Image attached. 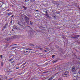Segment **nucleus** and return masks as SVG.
Returning a JSON list of instances; mask_svg holds the SVG:
<instances>
[{
  "label": "nucleus",
  "mask_w": 80,
  "mask_h": 80,
  "mask_svg": "<svg viewBox=\"0 0 80 80\" xmlns=\"http://www.w3.org/2000/svg\"><path fill=\"white\" fill-rule=\"evenodd\" d=\"M26 22H27L28 24L29 23V22L28 21V18H26Z\"/></svg>",
  "instance_id": "nucleus-5"
},
{
  "label": "nucleus",
  "mask_w": 80,
  "mask_h": 80,
  "mask_svg": "<svg viewBox=\"0 0 80 80\" xmlns=\"http://www.w3.org/2000/svg\"><path fill=\"white\" fill-rule=\"evenodd\" d=\"M72 38H74V39H75V37H72Z\"/></svg>",
  "instance_id": "nucleus-27"
},
{
  "label": "nucleus",
  "mask_w": 80,
  "mask_h": 80,
  "mask_svg": "<svg viewBox=\"0 0 80 80\" xmlns=\"http://www.w3.org/2000/svg\"><path fill=\"white\" fill-rule=\"evenodd\" d=\"M0 56L1 58H2V57H3V56L2 55H1Z\"/></svg>",
  "instance_id": "nucleus-16"
},
{
  "label": "nucleus",
  "mask_w": 80,
  "mask_h": 80,
  "mask_svg": "<svg viewBox=\"0 0 80 80\" xmlns=\"http://www.w3.org/2000/svg\"><path fill=\"white\" fill-rule=\"evenodd\" d=\"M14 17V15H12V16L11 17V18H12V17Z\"/></svg>",
  "instance_id": "nucleus-21"
},
{
  "label": "nucleus",
  "mask_w": 80,
  "mask_h": 80,
  "mask_svg": "<svg viewBox=\"0 0 80 80\" xmlns=\"http://www.w3.org/2000/svg\"><path fill=\"white\" fill-rule=\"evenodd\" d=\"M23 8H25V9H27V8L25 6H23Z\"/></svg>",
  "instance_id": "nucleus-15"
},
{
  "label": "nucleus",
  "mask_w": 80,
  "mask_h": 80,
  "mask_svg": "<svg viewBox=\"0 0 80 80\" xmlns=\"http://www.w3.org/2000/svg\"><path fill=\"white\" fill-rule=\"evenodd\" d=\"M13 30H14L13 29H12V32H13Z\"/></svg>",
  "instance_id": "nucleus-34"
},
{
  "label": "nucleus",
  "mask_w": 80,
  "mask_h": 80,
  "mask_svg": "<svg viewBox=\"0 0 80 80\" xmlns=\"http://www.w3.org/2000/svg\"><path fill=\"white\" fill-rule=\"evenodd\" d=\"M70 75V73L68 71H65L62 75V76L64 77H67Z\"/></svg>",
  "instance_id": "nucleus-2"
},
{
  "label": "nucleus",
  "mask_w": 80,
  "mask_h": 80,
  "mask_svg": "<svg viewBox=\"0 0 80 80\" xmlns=\"http://www.w3.org/2000/svg\"><path fill=\"white\" fill-rule=\"evenodd\" d=\"M79 36H79V35H78L76 36L74 38H78V37H79Z\"/></svg>",
  "instance_id": "nucleus-9"
},
{
  "label": "nucleus",
  "mask_w": 80,
  "mask_h": 80,
  "mask_svg": "<svg viewBox=\"0 0 80 80\" xmlns=\"http://www.w3.org/2000/svg\"><path fill=\"white\" fill-rule=\"evenodd\" d=\"M15 27V28H17V26H16Z\"/></svg>",
  "instance_id": "nucleus-40"
},
{
  "label": "nucleus",
  "mask_w": 80,
  "mask_h": 80,
  "mask_svg": "<svg viewBox=\"0 0 80 80\" xmlns=\"http://www.w3.org/2000/svg\"><path fill=\"white\" fill-rule=\"evenodd\" d=\"M58 72H57V73H56V75H57V74H58Z\"/></svg>",
  "instance_id": "nucleus-28"
},
{
  "label": "nucleus",
  "mask_w": 80,
  "mask_h": 80,
  "mask_svg": "<svg viewBox=\"0 0 80 80\" xmlns=\"http://www.w3.org/2000/svg\"><path fill=\"white\" fill-rule=\"evenodd\" d=\"M14 48H15V47H13L12 48V49H14Z\"/></svg>",
  "instance_id": "nucleus-22"
},
{
  "label": "nucleus",
  "mask_w": 80,
  "mask_h": 80,
  "mask_svg": "<svg viewBox=\"0 0 80 80\" xmlns=\"http://www.w3.org/2000/svg\"><path fill=\"white\" fill-rule=\"evenodd\" d=\"M33 22L31 21L30 22V25H33Z\"/></svg>",
  "instance_id": "nucleus-11"
},
{
  "label": "nucleus",
  "mask_w": 80,
  "mask_h": 80,
  "mask_svg": "<svg viewBox=\"0 0 80 80\" xmlns=\"http://www.w3.org/2000/svg\"><path fill=\"white\" fill-rule=\"evenodd\" d=\"M46 14H47V11H46Z\"/></svg>",
  "instance_id": "nucleus-35"
},
{
  "label": "nucleus",
  "mask_w": 80,
  "mask_h": 80,
  "mask_svg": "<svg viewBox=\"0 0 80 80\" xmlns=\"http://www.w3.org/2000/svg\"><path fill=\"white\" fill-rule=\"evenodd\" d=\"M15 27H13V29H15Z\"/></svg>",
  "instance_id": "nucleus-41"
},
{
  "label": "nucleus",
  "mask_w": 80,
  "mask_h": 80,
  "mask_svg": "<svg viewBox=\"0 0 80 80\" xmlns=\"http://www.w3.org/2000/svg\"><path fill=\"white\" fill-rule=\"evenodd\" d=\"M10 14H10V13H8V15H10Z\"/></svg>",
  "instance_id": "nucleus-32"
},
{
  "label": "nucleus",
  "mask_w": 80,
  "mask_h": 80,
  "mask_svg": "<svg viewBox=\"0 0 80 80\" xmlns=\"http://www.w3.org/2000/svg\"><path fill=\"white\" fill-rule=\"evenodd\" d=\"M36 12H38V10H36Z\"/></svg>",
  "instance_id": "nucleus-30"
},
{
  "label": "nucleus",
  "mask_w": 80,
  "mask_h": 80,
  "mask_svg": "<svg viewBox=\"0 0 80 80\" xmlns=\"http://www.w3.org/2000/svg\"><path fill=\"white\" fill-rule=\"evenodd\" d=\"M54 18H56V16H55L54 17Z\"/></svg>",
  "instance_id": "nucleus-33"
},
{
  "label": "nucleus",
  "mask_w": 80,
  "mask_h": 80,
  "mask_svg": "<svg viewBox=\"0 0 80 80\" xmlns=\"http://www.w3.org/2000/svg\"><path fill=\"white\" fill-rule=\"evenodd\" d=\"M13 60V59H10V61H11V60Z\"/></svg>",
  "instance_id": "nucleus-36"
},
{
  "label": "nucleus",
  "mask_w": 80,
  "mask_h": 80,
  "mask_svg": "<svg viewBox=\"0 0 80 80\" xmlns=\"http://www.w3.org/2000/svg\"><path fill=\"white\" fill-rule=\"evenodd\" d=\"M12 63H13V62H12Z\"/></svg>",
  "instance_id": "nucleus-45"
},
{
  "label": "nucleus",
  "mask_w": 80,
  "mask_h": 80,
  "mask_svg": "<svg viewBox=\"0 0 80 80\" xmlns=\"http://www.w3.org/2000/svg\"><path fill=\"white\" fill-rule=\"evenodd\" d=\"M30 46L32 47V48H33V46H34V45L33 44H31Z\"/></svg>",
  "instance_id": "nucleus-12"
},
{
  "label": "nucleus",
  "mask_w": 80,
  "mask_h": 80,
  "mask_svg": "<svg viewBox=\"0 0 80 80\" xmlns=\"http://www.w3.org/2000/svg\"><path fill=\"white\" fill-rule=\"evenodd\" d=\"M46 15L47 17L48 18H50V17L48 15V14H46Z\"/></svg>",
  "instance_id": "nucleus-10"
},
{
  "label": "nucleus",
  "mask_w": 80,
  "mask_h": 80,
  "mask_svg": "<svg viewBox=\"0 0 80 80\" xmlns=\"http://www.w3.org/2000/svg\"><path fill=\"white\" fill-rule=\"evenodd\" d=\"M38 48H40V47H39Z\"/></svg>",
  "instance_id": "nucleus-43"
},
{
  "label": "nucleus",
  "mask_w": 80,
  "mask_h": 80,
  "mask_svg": "<svg viewBox=\"0 0 80 80\" xmlns=\"http://www.w3.org/2000/svg\"><path fill=\"white\" fill-rule=\"evenodd\" d=\"M1 67H3V62H1Z\"/></svg>",
  "instance_id": "nucleus-8"
},
{
  "label": "nucleus",
  "mask_w": 80,
  "mask_h": 80,
  "mask_svg": "<svg viewBox=\"0 0 80 80\" xmlns=\"http://www.w3.org/2000/svg\"><path fill=\"white\" fill-rule=\"evenodd\" d=\"M7 26H8V24H6L5 25V26L3 28H4V29L5 28H6Z\"/></svg>",
  "instance_id": "nucleus-6"
},
{
  "label": "nucleus",
  "mask_w": 80,
  "mask_h": 80,
  "mask_svg": "<svg viewBox=\"0 0 80 80\" xmlns=\"http://www.w3.org/2000/svg\"><path fill=\"white\" fill-rule=\"evenodd\" d=\"M19 68H18V67H17L16 68V69H19Z\"/></svg>",
  "instance_id": "nucleus-26"
},
{
  "label": "nucleus",
  "mask_w": 80,
  "mask_h": 80,
  "mask_svg": "<svg viewBox=\"0 0 80 80\" xmlns=\"http://www.w3.org/2000/svg\"><path fill=\"white\" fill-rule=\"evenodd\" d=\"M26 63H27V62H25V63H24L23 64H22V66H24V65H25L26 64Z\"/></svg>",
  "instance_id": "nucleus-13"
},
{
  "label": "nucleus",
  "mask_w": 80,
  "mask_h": 80,
  "mask_svg": "<svg viewBox=\"0 0 80 80\" xmlns=\"http://www.w3.org/2000/svg\"><path fill=\"white\" fill-rule=\"evenodd\" d=\"M57 62V60L56 61H54L53 63H56V62Z\"/></svg>",
  "instance_id": "nucleus-23"
},
{
  "label": "nucleus",
  "mask_w": 80,
  "mask_h": 80,
  "mask_svg": "<svg viewBox=\"0 0 80 80\" xmlns=\"http://www.w3.org/2000/svg\"><path fill=\"white\" fill-rule=\"evenodd\" d=\"M17 44H14L13 45H17Z\"/></svg>",
  "instance_id": "nucleus-29"
},
{
  "label": "nucleus",
  "mask_w": 80,
  "mask_h": 80,
  "mask_svg": "<svg viewBox=\"0 0 80 80\" xmlns=\"http://www.w3.org/2000/svg\"><path fill=\"white\" fill-rule=\"evenodd\" d=\"M12 20H11V22H10L11 24H12Z\"/></svg>",
  "instance_id": "nucleus-24"
},
{
  "label": "nucleus",
  "mask_w": 80,
  "mask_h": 80,
  "mask_svg": "<svg viewBox=\"0 0 80 80\" xmlns=\"http://www.w3.org/2000/svg\"><path fill=\"white\" fill-rule=\"evenodd\" d=\"M78 73H79V75H76V76H75V75H76V74L75 73L73 74V75L72 77H73V78H74L75 80H76L77 79V76L78 77L80 78V71H79Z\"/></svg>",
  "instance_id": "nucleus-3"
},
{
  "label": "nucleus",
  "mask_w": 80,
  "mask_h": 80,
  "mask_svg": "<svg viewBox=\"0 0 80 80\" xmlns=\"http://www.w3.org/2000/svg\"><path fill=\"white\" fill-rule=\"evenodd\" d=\"M43 12H46L45 11H43Z\"/></svg>",
  "instance_id": "nucleus-37"
},
{
  "label": "nucleus",
  "mask_w": 80,
  "mask_h": 80,
  "mask_svg": "<svg viewBox=\"0 0 80 80\" xmlns=\"http://www.w3.org/2000/svg\"><path fill=\"white\" fill-rule=\"evenodd\" d=\"M44 51L45 52H47V51L46 50H45Z\"/></svg>",
  "instance_id": "nucleus-31"
},
{
  "label": "nucleus",
  "mask_w": 80,
  "mask_h": 80,
  "mask_svg": "<svg viewBox=\"0 0 80 80\" xmlns=\"http://www.w3.org/2000/svg\"><path fill=\"white\" fill-rule=\"evenodd\" d=\"M8 11H10V10H8Z\"/></svg>",
  "instance_id": "nucleus-39"
},
{
  "label": "nucleus",
  "mask_w": 80,
  "mask_h": 80,
  "mask_svg": "<svg viewBox=\"0 0 80 80\" xmlns=\"http://www.w3.org/2000/svg\"><path fill=\"white\" fill-rule=\"evenodd\" d=\"M20 22H19L18 23V25H20V24L19 23Z\"/></svg>",
  "instance_id": "nucleus-25"
},
{
  "label": "nucleus",
  "mask_w": 80,
  "mask_h": 80,
  "mask_svg": "<svg viewBox=\"0 0 80 80\" xmlns=\"http://www.w3.org/2000/svg\"><path fill=\"white\" fill-rule=\"evenodd\" d=\"M58 70H61L62 69V67H61V66H60V67H58Z\"/></svg>",
  "instance_id": "nucleus-7"
},
{
  "label": "nucleus",
  "mask_w": 80,
  "mask_h": 80,
  "mask_svg": "<svg viewBox=\"0 0 80 80\" xmlns=\"http://www.w3.org/2000/svg\"><path fill=\"white\" fill-rule=\"evenodd\" d=\"M54 57H55V55H53L52 56V58H54Z\"/></svg>",
  "instance_id": "nucleus-18"
},
{
  "label": "nucleus",
  "mask_w": 80,
  "mask_h": 80,
  "mask_svg": "<svg viewBox=\"0 0 80 80\" xmlns=\"http://www.w3.org/2000/svg\"><path fill=\"white\" fill-rule=\"evenodd\" d=\"M78 69V68L77 67L73 66L72 68L71 71L73 73H76L77 70Z\"/></svg>",
  "instance_id": "nucleus-1"
},
{
  "label": "nucleus",
  "mask_w": 80,
  "mask_h": 80,
  "mask_svg": "<svg viewBox=\"0 0 80 80\" xmlns=\"http://www.w3.org/2000/svg\"><path fill=\"white\" fill-rule=\"evenodd\" d=\"M55 78V76H52L51 77L48 79V80H52V79H53V78Z\"/></svg>",
  "instance_id": "nucleus-4"
},
{
  "label": "nucleus",
  "mask_w": 80,
  "mask_h": 80,
  "mask_svg": "<svg viewBox=\"0 0 80 80\" xmlns=\"http://www.w3.org/2000/svg\"><path fill=\"white\" fill-rule=\"evenodd\" d=\"M58 80H63V79H62V78H60L58 79Z\"/></svg>",
  "instance_id": "nucleus-14"
},
{
  "label": "nucleus",
  "mask_w": 80,
  "mask_h": 80,
  "mask_svg": "<svg viewBox=\"0 0 80 80\" xmlns=\"http://www.w3.org/2000/svg\"><path fill=\"white\" fill-rule=\"evenodd\" d=\"M30 50H32V49H30Z\"/></svg>",
  "instance_id": "nucleus-44"
},
{
  "label": "nucleus",
  "mask_w": 80,
  "mask_h": 80,
  "mask_svg": "<svg viewBox=\"0 0 80 80\" xmlns=\"http://www.w3.org/2000/svg\"><path fill=\"white\" fill-rule=\"evenodd\" d=\"M24 67H25V66H23V68H24Z\"/></svg>",
  "instance_id": "nucleus-42"
},
{
  "label": "nucleus",
  "mask_w": 80,
  "mask_h": 80,
  "mask_svg": "<svg viewBox=\"0 0 80 80\" xmlns=\"http://www.w3.org/2000/svg\"><path fill=\"white\" fill-rule=\"evenodd\" d=\"M28 2V0H25V2Z\"/></svg>",
  "instance_id": "nucleus-20"
},
{
  "label": "nucleus",
  "mask_w": 80,
  "mask_h": 80,
  "mask_svg": "<svg viewBox=\"0 0 80 80\" xmlns=\"http://www.w3.org/2000/svg\"><path fill=\"white\" fill-rule=\"evenodd\" d=\"M45 49H46L47 50H49V49L48 48H45Z\"/></svg>",
  "instance_id": "nucleus-17"
},
{
  "label": "nucleus",
  "mask_w": 80,
  "mask_h": 80,
  "mask_svg": "<svg viewBox=\"0 0 80 80\" xmlns=\"http://www.w3.org/2000/svg\"><path fill=\"white\" fill-rule=\"evenodd\" d=\"M39 50H43V48H40L39 49Z\"/></svg>",
  "instance_id": "nucleus-19"
},
{
  "label": "nucleus",
  "mask_w": 80,
  "mask_h": 80,
  "mask_svg": "<svg viewBox=\"0 0 80 80\" xmlns=\"http://www.w3.org/2000/svg\"><path fill=\"white\" fill-rule=\"evenodd\" d=\"M31 1H32H32H33V0H31Z\"/></svg>",
  "instance_id": "nucleus-38"
}]
</instances>
